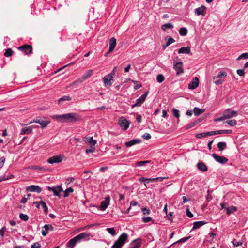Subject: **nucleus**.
<instances>
[{
  "mask_svg": "<svg viewBox=\"0 0 248 248\" xmlns=\"http://www.w3.org/2000/svg\"><path fill=\"white\" fill-rule=\"evenodd\" d=\"M41 246L38 243H34L31 246V248H40Z\"/></svg>",
  "mask_w": 248,
  "mask_h": 248,
  "instance_id": "60",
  "label": "nucleus"
},
{
  "mask_svg": "<svg viewBox=\"0 0 248 248\" xmlns=\"http://www.w3.org/2000/svg\"><path fill=\"white\" fill-rule=\"evenodd\" d=\"M148 92L141 95L136 100V103L132 105V108H134L137 106H140L145 101L147 97Z\"/></svg>",
  "mask_w": 248,
  "mask_h": 248,
  "instance_id": "11",
  "label": "nucleus"
},
{
  "mask_svg": "<svg viewBox=\"0 0 248 248\" xmlns=\"http://www.w3.org/2000/svg\"><path fill=\"white\" fill-rule=\"evenodd\" d=\"M116 69V67L114 68L111 73L105 76L103 80L105 85H111V80H112L113 78V76L115 75V70Z\"/></svg>",
  "mask_w": 248,
  "mask_h": 248,
  "instance_id": "7",
  "label": "nucleus"
},
{
  "mask_svg": "<svg viewBox=\"0 0 248 248\" xmlns=\"http://www.w3.org/2000/svg\"><path fill=\"white\" fill-rule=\"evenodd\" d=\"M197 124H198V123L196 121L192 122V123L188 124L186 126V129H189V128H192V127H194L195 125H196Z\"/></svg>",
  "mask_w": 248,
  "mask_h": 248,
  "instance_id": "54",
  "label": "nucleus"
},
{
  "mask_svg": "<svg viewBox=\"0 0 248 248\" xmlns=\"http://www.w3.org/2000/svg\"><path fill=\"white\" fill-rule=\"evenodd\" d=\"M57 119L62 122H75L80 120L78 114L75 113H69L56 116Z\"/></svg>",
  "mask_w": 248,
  "mask_h": 248,
  "instance_id": "1",
  "label": "nucleus"
},
{
  "mask_svg": "<svg viewBox=\"0 0 248 248\" xmlns=\"http://www.w3.org/2000/svg\"><path fill=\"white\" fill-rule=\"evenodd\" d=\"M142 137L144 139L149 140L151 138V136L149 133H146L142 136Z\"/></svg>",
  "mask_w": 248,
  "mask_h": 248,
  "instance_id": "56",
  "label": "nucleus"
},
{
  "mask_svg": "<svg viewBox=\"0 0 248 248\" xmlns=\"http://www.w3.org/2000/svg\"><path fill=\"white\" fill-rule=\"evenodd\" d=\"M212 156L217 162L223 164L226 163L228 160L226 157L217 155L216 154H213Z\"/></svg>",
  "mask_w": 248,
  "mask_h": 248,
  "instance_id": "14",
  "label": "nucleus"
},
{
  "mask_svg": "<svg viewBox=\"0 0 248 248\" xmlns=\"http://www.w3.org/2000/svg\"><path fill=\"white\" fill-rule=\"evenodd\" d=\"M227 211V214L229 215L232 213H233L237 210V207L234 206H231L229 207L225 208Z\"/></svg>",
  "mask_w": 248,
  "mask_h": 248,
  "instance_id": "28",
  "label": "nucleus"
},
{
  "mask_svg": "<svg viewBox=\"0 0 248 248\" xmlns=\"http://www.w3.org/2000/svg\"><path fill=\"white\" fill-rule=\"evenodd\" d=\"M241 59H248V53H243L236 59L238 61Z\"/></svg>",
  "mask_w": 248,
  "mask_h": 248,
  "instance_id": "38",
  "label": "nucleus"
},
{
  "mask_svg": "<svg viewBox=\"0 0 248 248\" xmlns=\"http://www.w3.org/2000/svg\"><path fill=\"white\" fill-rule=\"evenodd\" d=\"M175 42V40L172 38V37H170L168 40L166 42V43L168 45L170 46L172 43H174Z\"/></svg>",
  "mask_w": 248,
  "mask_h": 248,
  "instance_id": "50",
  "label": "nucleus"
},
{
  "mask_svg": "<svg viewBox=\"0 0 248 248\" xmlns=\"http://www.w3.org/2000/svg\"><path fill=\"white\" fill-rule=\"evenodd\" d=\"M186 215L189 217H193V214L191 213V212L189 211V209H188V208L187 207V209H186Z\"/></svg>",
  "mask_w": 248,
  "mask_h": 248,
  "instance_id": "62",
  "label": "nucleus"
},
{
  "mask_svg": "<svg viewBox=\"0 0 248 248\" xmlns=\"http://www.w3.org/2000/svg\"><path fill=\"white\" fill-rule=\"evenodd\" d=\"M142 220L144 223H148L151 221H154V220L153 219V218L149 217H142Z\"/></svg>",
  "mask_w": 248,
  "mask_h": 248,
  "instance_id": "47",
  "label": "nucleus"
},
{
  "mask_svg": "<svg viewBox=\"0 0 248 248\" xmlns=\"http://www.w3.org/2000/svg\"><path fill=\"white\" fill-rule=\"evenodd\" d=\"M20 218L24 221H27L29 219V217L27 215L24 214L23 213H20L19 214Z\"/></svg>",
  "mask_w": 248,
  "mask_h": 248,
  "instance_id": "46",
  "label": "nucleus"
},
{
  "mask_svg": "<svg viewBox=\"0 0 248 248\" xmlns=\"http://www.w3.org/2000/svg\"><path fill=\"white\" fill-rule=\"evenodd\" d=\"M85 141L88 143L90 146L93 147L96 144L97 141L96 140L93 139V137H88L85 138Z\"/></svg>",
  "mask_w": 248,
  "mask_h": 248,
  "instance_id": "24",
  "label": "nucleus"
},
{
  "mask_svg": "<svg viewBox=\"0 0 248 248\" xmlns=\"http://www.w3.org/2000/svg\"><path fill=\"white\" fill-rule=\"evenodd\" d=\"M204 111V109H202L199 108L198 107H195L193 109V112L195 116H199L200 114L203 113Z\"/></svg>",
  "mask_w": 248,
  "mask_h": 248,
  "instance_id": "29",
  "label": "nucleus"
},
{
  "mask_svg": "<svg viewBox=\"0 0 248 248\" xmlns=\"http://www.w3.org/2000/svg\"><path fill=\"white\" fill-rule=\"evenodd\" d=\"M26 190L30 192H36L38 193H40L42 191V188L39 186L31 185L26 187Z\"/></svg>",
  "mask_w": 248,
  "mask_h": 248,
  "instance_id": "13",
  "label": "nucleus"
},
{
  "mask_svg": "<svg viewBox=\"0 0 248 248\" xmlns=\"http://www.w3.org/2000/svg\"><path fill=\"white\" fill-rule=\"evenodd\" d=\"M110 200V198L109 196L105 197V200L101 202L100 209L102 211H104L108 206Z\"/></svg>",
  "mask_w": 248,
  "mask_h": 248,
  "instance_id": "12",
  "label": "nucleus"
},
{
  "mask_svg": "<svg viewBox=\"0 0 248 248\" xmlns=\"http://www.w3.org/2000/svg\"><path fill=\"white\" fill-rule=\"evenodd\" d=\"M13 54V51L12 49L11 48H8L6 49L5 52L4 53V55L5 57H10Z\"/></svg>",
  "mask_w": 248,
  "mask_h": 248,
  "instance_id": "45",
  "label": "nucleus"
},
{
  "mask_svg": "<svg viewBox=\"0 0 248 248\" xmlns=\"http://www.w3.org/2000/svg\"><path fill=\"white\" fill-rule=\"evenodd\" d=\"M142 212H143V214L144 215L149 214L150 213V212L149 209H147L146 208H144L142 209Z\"/></svg>",
  "mask_w": 248,
  "mask_h": 248,
  "instance_id": "63",
  "label": "nucleus"
},
{
  "mask_svg": "<svg viewBox=\"0 0 248 248\" xmlns=\"http://www.w3.org/2000/svg\"><path fill=\"white\" fill-rule=\"evenodd\" d=\"M227 76V73L225 72L222 71L220 72L217 76L213 78V79H216L217 78H220L222 79V78H224Z\"/></svg>",
  "mask_w": 248,
  "mask_h": 248,
  "instance_id": "30",
  "label": "nucleus"
},
{
  "mask_svg": "<svg viewBox=\"0 0 248 248\" xmlns=\"http://www.w3.org/2000/svg\"><path fill=\"white\" fill-rule=\"evenodd\" d=\"M206 7L202 5L200 7L196 8L194 10L195 14L197 16H204L205 13Z\"/></svg>",
  "mask_w": 248,
  "mask_h": 248,
  "instance_id": "18",
  "label": "nucleus"
},
{
  "mask_svg": "<svg viewBox=\"0 0 248 248\" xmlns=\"http://www.w3.org/2000/svg\"><path fill=\"white\" fill-rule=\"evenodd\" d=\"M173 28V25L171 23L164 24L161 26V29L164 31H166L167 29H171Z\"/></svg>",
  "mask_w": 248,
  "mask_h": 248,
  "instance_id": "31",
  "label": "nucleus"
},
{
  "mask_svg": "<svg viewBox=\"0 0 248 248\" xmlns=\"http://www.w3.org/2000/svg\"><path fill=\"white\" fill-rule=\"evenodd\" d=\"M33 122L39 124L41 125V128H43L46 127L50 124V121L49 120H43L36 119L34 120ZM31 123H32V122Z\"/></svg>",
  "mask_w": 248,
  "mask_h": 248,
  "instance_id": "15",
  "label": "nucleus"
},
{
  "mask_svg": "<svg viewBox=\"0 0 248 248\" xmlns=\"http://www.w3.org/2000/svg\"><path fill=\"white\" fill-rule=\"evenodd\" d=\"M74 191V189L71 188V187H69L68 188H67V189H66L64 191V195H63V197H67L69 196V193H72Z\"/></svg>",
  "mask_w": 248,
  "mask_h": 248,
  "instance_id": "35",
  "label": "nucleus"
},
{
  "mask_svg": "<svg viewBox=\"0 0 248 248\" xmlns=\"http://www.w3.org/2000/svg\"><path fill=\"white\" fill-rule=\"evenodd\" d=\"M116 45V39L114 38H111L109 41V48L108 53H110L113 50Z\"/></svg>",
  "mask_w": 248,
  "mask_h": 248,
  "instance_id": "23",
  "label": "nucleus"
},
{
  "mask_svg": "<svg viewBox=\"0 0 248 248\" xmlns=\"http://www.w3.org/2000/svg\"><path fill=\"white\" fill-rule=\"evenodd\" d=\"M197 166L198 169L202 172H205L207 170V166L202 162L198 163Z\"/></svg>",
  "mask_w": 248,
  "mask_h": 248,
  "instance_id": "25",
  "label": "nucleus"
},
{
  "mask_svg": "<svg viewBox=\"0 0 248 248\" xmlns=\"http://www.w3.org/2000/svg\"><path fill=\"white\" fill-rule=\"evenodd\" d=\"M223 114L226 119H230L236 117L238 112L235 110H231L230 109H227L223 111Z\"/></svg>",
  "mask_w": 248,
  "mask_h": 248,
  "instance_id": "10",
  "label": "nucleus"
},
{
  "mask_svg": "<svg viewBox=\"0 0 248 248\" xmlns=\"http://www.w3.org/2000/svg\"><path fill=\"white\" fill-rule=\"evenodd\" d=\"M217 134H231L232 133V131L231 130H217Z\"/></svg>",
  "mask_w": 248,
  "mask_h": 248,
  "instance_id": "36",
  "label": "nucleus"
},
{
  "mask_svg": "<svg viewBox=\"0 0 248 248\" xmlns=\"http://www.w3.org/2000/svg\"><path fill=\"white\" fill-rule=\"evenodd\" d=\"M190 238V236L182 238L180 239V240H179L178 241H177V242L174 243L173 244V245H174V244H175L176 243H184L187 240H188Z\"/></svg>",
  "mask_w": 248,
  "mask_h": 248,
  "instance_id": "44",
  "label": "nucleus"
},
{
  "mask_svg": "<svg viewBox=\"0 0 248 248\" xmlns=\"http://www.w3.org/2000/svg\"><path fill=\"white\" fill-rule=\"evenodd\" d=\"M118 124L124 130H126L129 126V123L124 117H121L119 118Z\"/></svg>",
  "mask_w": 248,
  "mask_h": 248,
  "instance_id": "8",
  "label": "nucleus"
},
{
  "mask_svg": "<svg viewBox=\"0 0 248 248\" xmlns=\"http://www.w3.org/2000/svg\"><path fill=\"white\" fill-rule=\"evenodd\" d=\"M225 123L229 124L231 126H235L237 124V121L233 119L227 121Z\"/></svg>",
  "mask_w": 248,
  "mask_h": 248,
  "instance_id": "37",
  "label": "nucleus"
},
{
  "mask_svg": "<svg viewBox=\"0 0 248 248\" xmlns=\"http://www.w3.org/2000/svg\"><path fill=\"white\" fill-rule=\"evenodd\" d=\"M213 81H214V82L216 85L221 84L222 83V82H223V80L220 79V78H217V79H213Z\"/></svg>",
  "mask_w": 248,
  "mask_h": 248,
  "instance_id": "51",
  "label": "nucleus"
},
{
  "mask_svg": "<svg viewBox=\"0 0 248 248\" xmlns=\"http://www.w3.org/2000/svg\"><path fill=\"white\" fill-rule=\"evenodd\" d=\"M40 204H41V205L42 206V208L44 209V213L45 214H47V212H48V208H47V207L46 204L45 203V202H44L43 201H40Z\"/></svg>",
  "mask_w": 248,
  "mask_h": 248,
  "instance_id": "34",
  "label": "nucleus"
},
{
  "mask_svg": "<svg viewBox=\"0 0 248 248\" xmlns=\"http://www.w3.org/2000/svg\"><path fill=\"white\" fill-rule=\"evenodd\" d=\"M167 177H156L154 178H149V180H150V181H155V182H157V181H162L163 179L167 178Z\"/></svg>",
  "mask_w": 248,
  "mask_h": 248,
  "instance_id": "42",
  "label": "nucleus"
},
{
  "mask_svg": "<svg viewBox=\"0 0 248 248\" xmlns=\"http://www.w3.org/2000/svg\"><path fill=\"white\" fill-rule=\"evenodd\" d=\"M141 245V240L138 239L133 241L130 246V248H140Z\"/></svg>",
  "mask_w": 248,
  "mask_h": 248,
  "instance_id": "20",
  "label": "nucleus"
},
{
  "mask_svg": "<svg viewBox=\"0 0 248 248\" xmlns=\"http://www.w3.org/2000/svg\"><path fill=\"white\" fill-rule=\"evenodd\" d=\"M95 151L94 146L92 147L90 146V149H87L86 150V153L87 154L91 153H93Z\"/></svg>",
  "mask_w": 248,
  "mask_h": 248,
  "instance_id": "52",
  "label": "nucleus"
},
{
  "mask_svg": "<svg viewBox=\"0 0 248 248\" xmlns=\"http://www.w3.org/2000/svg\"><path fill=\"white\" fill-rule=\"evenodd\" d=\"M31 168L32 169H33V170H44V169L43 167H41L39 166H37V165L31 166Z\"/></svg>",
  "mask_w": 248,
  "mask_h": 248,
  "instance_id": "53",
  "label": "nucleus"
},
{
  "mask_svg": "<svg viewBox=\"0 0 248 248\" xmlns=\"http://www.w3.org/2000/svg\"><path fill=\"white\" fill-rule=\"evenodd\" d=\"M217 134V131H209L206 132V135L207 136H213Z\"/></svg>",
  "mask_w": 248,
  "mask_h": 248,
  "instance_id": "61",
  "label": "nucleus"
},
{
  "mask_svg": "<svg viewBox=\"0 0 248 248\" xmlns=\"http://www.w3.org/2000/svg\"><path fill=\"white\" fill-rule=\"evenodd\" d=\"M217 147L219 151H222L226 148V144L225 142H219L217 144Z\"/></svg>",
  "mask_w": 248,
  "mask_h": 248,
  "instance_id": "32",
  "label": "nucleus"
},
{
  "mask_svg": "<svg viewBox=\"0 0 248 248\" xmlns=\"http://www.w3.org/2000/svg\"><path fill=\"white\" fill-rule=\"evenodd\" d=\"M33 128V126L23 127L21 130L20 134H29L32 132Z\"/></svg>",
  "mask_w": 248,
  "mask_h": 248,
  "instance_id": "22",
  "label": "nucleus"
},
{
  "mask_svg": "<svg viewBox=\"0 0 248 248\" xmlns=\"http://www.w3.org/2000/svg\"><path fill=\"white\" fill-rule=\"evenodd\" d=\"M70 100H71V98L70 96H64L60 98L59 99L58 102L59 103H61V102L63 101H70Z\"/></svg>",
  "mask_w": 248,
  "mask_h": 248,
  "instance_id": "39",
  "label": "nucleus"
},
{
  "mask_svg": "<svg viewBox=\"0 0 248 248\" xmlns=\"http://www.w3.org/2000/svg\"><path fill=\"white\" fill-rule=\"evenodd\" d=\"M179 54H190V47L189 46L182 47L178 51Z\"/></svg>",
  "mask_w": 248,
  "mask_h": 248,
  "instance_id": "26",
  "label": "nucleus"
},
{
  "mask_svg": "<svg viewBox=\"0 0 248 248\" xmlns=\"http://www.w3.org/2000/svg\"><path fill=\"white\" fill-rule=\"evenodd\" d=\"M90 236V234L89 233L86 232H81L73 238L70 240L67 243L66 246L68 248H73L77 242L86 237H88Z\"/></svg>",
  "mask_w": 248,
  "mask_h": 248,
  "instance_id": "2",
  "label": "nucleus"
},
{
  "mask_svg": "<svg viewBox=\"0 0 248 248\" xmlns=\"http://www.w3.org/2000/svg\"><path fill=\"white\" fill-rule=\"evenodd\" d=\"M164 77L163 75L160 74L157 76L156 79L158 82L162 83L164 80Z\"/></svg>",
  "mask_w": 248,
  "mask_h": 248,
  "instance_id": "41",
  "label": "nucleus"
},
{
  "mask_svg": "<svg viewBox=\"0 0 248 248\" xmlns=\"http://www.w3.org/2000/svg\"><path fill=\"white\" fill-rule=\"evenodd\" d=\"M127 238V234L125 232H123L115 241L112 246V248H121L123 245L125 243Z\"/></svg>",
  "mask_w": 248,
  "mask_h": 248,
  "instance_id": "3",
  "label": "nucleus"
},
{
  "mask_svg": "<svg viewBox=\"0 0 248 248\" xmlns=\"http://www.w3.org/2000/svg\"><path fill=\"white\" fill-rule=\"evenodd\" d=\"M5 161V158L4 157H1L0 158V168H2L3 167Z\"/></svg>",
  "mask_w": 248,
  "mask_h": 248,
  "instance_id": "57",
  "label": "nucleus"
},
{
  "mask_svg": "<svg viewBox=\"0 0 248 248\" xmlns=\"http://www.w3.org/2000/svg\"><path fill=\"white\" fill-rule=\"evenodd\" d=\"M19 49L27 54L31 53L32 51V47L29 45H24L19 47Z\"/></svg>",
  "mask_w": 248,
  "mask_h": 248,
  "instance_id": "21",
  "label": "nucleus"
},
{
  "mask_svg": "<svg viewBox=\"0 0 248 248\" xmlns=\"http://www.w3.org/2000/svg\"><path fill=\"white\" fill-rule=\"evenodd\" d=\"M150 162V161H148H148H139V162H137L136 163V165L137 166H144V165H145L146 164L149 163Z\"/></svg>",
  "mask_w": 248,
  "mask_h": 248,
  "instance_id": "48",
  "label": "nucleus"
},
{
  "mask_svg": "<svg viewBox=\"0 0 248 248\" xmlns=\"http://www.w3.org/2000/svg\"><path fill=\"white\" fill-rule=\"evenodd\" d=\"M172 112L173 113V115L174 117L179 118L180 117V113L179 111L176 109V108H173L172 110Z\"/></svg>",
  "mask_w": 248,
  "mask_h": 248,
  "instance_id": "43",
  "label": "nucleus"
},
{
  "mask_svg": "<svg viewBox=\"0 0 248 248\" xmlns=\"http://www.w3.org/2000/svg\"><path fill=\"white\" fill-rule=\"evenodd\" d=\"M237 74L239 75L240 76H243L244 75V68L238 69L236 71Z\"/></svg>",
  "mask_w": 248,
  "mask_h": 248,
  "instance_id": "55",
  "label": "nucleus"
},
{
  "mask_svg": "<svg viewBox=\"0 0 248 248\" xmlns=\"http://www.w3.org/2000/svg\"><path fill=\"white\" fill-rule=\"evenodd\" d=\"M107 231L112 236L116 235V231L113 228H107L106 229Z\"/></svg>",
  "mask_w": 248,
  "mask_h": 248,
  "instance_id": "40",
  "label": "nucleus"
},
{
  "mask_svg": "<svg viewBox=\"0 0 248 248\" xmlns=\"http://www.w3.org/2000/svg\"><path fill=\"white\" fill-rule=\"evenodd\" d=\"M141 142V140L140 139H133L125 143V145L126 147H130L137 144H139Z\"/></svg>",
  "mask_w": 248,
  "mask_h": 248,
  "instance_id": "19",
  "label": "nucleus"
},
{
  "mask_svg": "<svg viewBox=\"0 0 248 248\" xmlns=\"http://www.w3.org/2000/svg\"><path fill=\"white\" fill-rule=\"evenodd\" d=\"M173 69L176 72V75L179 76L184 73L183 63L182 62H173Z\"/></svg>",
  "mask_w": 248,
  "mask_h": 248,
  "instance_id": "4",
  "label": "nucleus"
},
{
  "mask_svg": "<svg viewBox=\"0 0 248 248\" xmlns=\"http://www.w3.org/2000/svg\"><path fill=\"white\" fill-rule=\"evenodd\" d=\"M47 189L49 191H53L54 195L58 197H60V193L63 191L61 186L54 187L47 186Z\"/></svg>",
  "mask_w": 248,
  "mask_h": 248,
  "instance_id": "9",
  "label": "nucleus"
},
{
  "mask_svg": "<svg viewBox=\"0 0 248 248\" xmlns=\"http://www.w3.org/2000/svg\"><path fill=\"white\" fill-rule=\"evenodd\" d=\"M5 230V227L4 226L1 229H0V235L1 238H3L4 237V231Z\"/></svg>",
  "mask_w": 248,
  "mask_h": 248,
  "instance_id": "59",
  "label": "nucleus"
},
{
  "mask_svg": "<svg viewBox=\"0 0 248 248\" xmlns=\"http://www.w3.org/2000/svg\"><path fill=\"white\" fill-rule=\"evenodd\" d=\"M64 156L63 155L61 154L53 156L50 157L48 160L47 162L50 164H54V163H59L61 162Z\"/></svg>",
  "mask_w": 248,
  "mask_h": 248,
  "instance_id": "6",
  "label": "nucleus"
},
{
  "mask_svg": "<svg viewBox=\"0 0 248 248\" xmlns=\"http://www.w3.org/2000/svg\"><path fill=\"white\" fill-rule=\"evenodd\" d=\"M226 120L224 114H222V116L219 118H216L214 120L215 121H220Z\"/></svg>",
  "mask_w": 248,
  "mask_h": 248,
  "instance_id": "58",
  "label": "nucleus"
},
{
  "mask_svg": "<svg viewBox=\"0 0 248 248\" xmlns=\"http://www.w3.org/2000/svg\"><path fill=\"white\" fill-rule=\"evenodd\" d=\"M54 227L50 224H46L43 227L41 232L42 235L45 236L48 233L49 231H53Z\"/></svg>",
  "mask_w": 248,
  "mask_h": 248,
  "instance_id": "16",
  "label": "nucleus"
},
{
  "mask_svg": "<svg viewBox=\"0 0 248 248\" xmlns=\"http://www.w3.org/2000/svg\"><path fill=\"white\" fill-rule=\"evenodd\" d=\"M199 85V79L197 77L193 78L191 82L188 84V88L190 89H196Z\"/></svg>",
  "mask_w": 248,
  "mask_h": 248,
  "instance_id": "17",
  "label": "nucleus"
},
{
  "mask_svg": "<svg viewBox=\"0 0 248 248\" xmlns=\"http://www.w3.org/2000/svg\"><path fill=\"white\" fill-rule=\"evenodd\" d=\"M93 72V70H89L87 71L86 73H85L82 77H80L74 82H73L71 85H73L76 84L78 83H81L83 82L84 80H85L86 79L89 78L92 75Z\"/></svg>",
  "mask_w": 248,
  "mask_h": 248,
  "instance_id": "5",
  "label": "nucleus"
},
{
  "mask_svg": "<svg viewBox=\"0 0 248 248\" xmlns=\"http://www.w3.org/2000/svg\"><path fill=\"white\" fill-rule=\"evenodd\" d=\"M139 180L141 182H143L144 181H147L148 182H150L149 178H145L144 177H141L139 179Z\"/></svg>",
  "mask_w": 248,
  "mask_h": 248,
  "instance_id": "64",
  "label": "nucleus"
},
{
  "mask_svg": "<svg viewBox=\"0 0 248 248\" xmlns=\"http://www.w3.org/2000/svg\"><path fill=\"white\" fill-rule=\"evenodd\" d=\"M206 223L205 222L202 221H196L194 222L193 226L192 228V230H195L198 228H199L202 225H204Z\"/></svg>",
  "mask_w": 248,
  "mask_h": 248,
  "instance_id": "27",
  "label": "nucleus"
},
{
  "mask_svg": "<svg viewBox=\"0 0 248 248\" xmlns=\"http://www.w3.org/2000/svg\"><path fill=\"white\" fill-rule=\"evenodd\" d=\"M206 136H207L206 135V132L198 133L196 135V137L197 138H202L203 137H205Z\"/></svg>",
  "mask_w": 248,
  "mask_h": 248,
  "instance_id": "49",
  "label": "nucleus"
},
{
  "mask_svg": "<svg viewBox=\"0 0 248 248\" xmlns=\"http://www.w3.org/2000/svg\"><path fill=\"white\" fill-rule=\"evenodd\" d=\"M179 34L182 36H185L187 33V30L186 28H181L179 30Z\"/></svg>",
  "mask_w": 248,
  "mask_h": 248,
  "instance_id": "33",
  "label": "nucleus"
}]
</instances>
